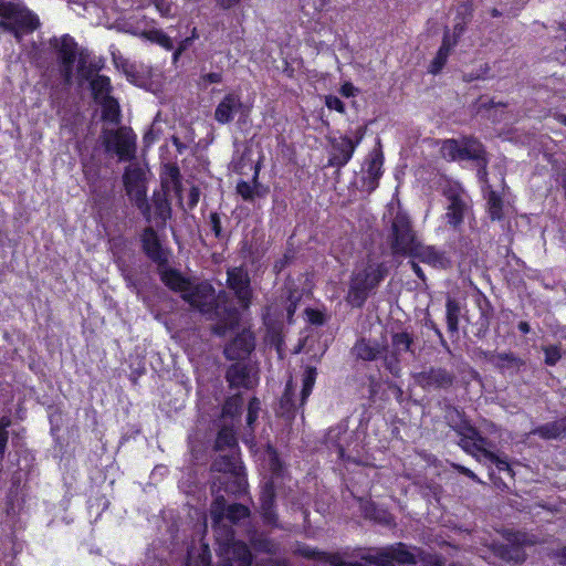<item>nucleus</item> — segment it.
<instances>
[{
	"mask_svg": "<svg viewBox=\"0 0 566 566\" xmlns=\"http://www.w3.org/2000/svg\"><path fill=\"white\" fill-rule=\"evenodd\" d=\"M144 251L147 258L157 264V271L163 283L170 290L180 292L186 302L206 315L208 319L214 322L211 326L214 335L224 336L228 332L238 327L240 322L239 310L234 305L217 298L211 284L207 282L192 284L178 270L169 266L170 250Z\"/></svg>",
	"mask_w": 566,
	"mask_h": 566,
	"instance_id": "nucleus-1",
	"label": "nucleus"
},
{
	"mask_svg": "<svg viewBox=\"0 0 566 566\" xmlns=\"http://www.w3.org/2000/svg\"><path fill=\"white\" fill-rule=\"evenodd\" d=\"M391 263L392 254L387 250H370L366 262L361 264V268H357L352 275L346 297L348 304L357 308L363 307L369 294L389 274Z\"/></svg>",
	"mask_w": 566,
	"mask_h": 566,
	"instance_id": "nucleus-2",
	"label": "nucleus"
},
{
	"mask_svg": "<svg viewBox=\"0 0 566 566\" xmlns=\"http://www.w3.org/2000/svg\"><path fill=\"white\" fill-rule=\"evenodd\" d=\"M439 154L448 163L473 161L478 180L483 185V192L489 184V154L484 144L473 135L440 140Z\"/></svg>",
	"mask_w": 566,
	"mask_h": 566,
	"instance_id": "nucleus-3",
	"label": "nucleus"
},
{
	"mask_svg": "<svg viewBox=\"0 0 566 566\" xmlns=\"http://www.w3.org/2000/svg\"><path fill=\"white\" fill-rule=\"evenodd\" d=\"M358 556L359 559L356 560H345L340 556H334L332 563L335 566H395V563L399 565L416 564V556L402 543L381 549H368Z\"/></svg>",
	"mask_w": 566,
	"mask_h": 566,
	"instance_id": "nucleus-4",
	"label": "nucleus"
},
{
	"mask_svg": "<svg viewBox=\"0 0 566 566\" xmlns=\"http://www.w3.org/2000/svg\"><path fill=\"white\" fill-rule=\"evenodd\" d=\"M41 25L39 17L12 1L0 0V29L11 33L17 41L24 34L33 33Z\"/></svg>",
	"mask_w": 566,
	"mask_h": 566,
	"instance_id": "nucleus-5",
	"label": "nucleus"
},
{
	"mask_svg": "<svg viewBox=\"0 0 566 566\" xmlns=\"http://www.w3.org/2000/svg\"><path fill=\"white\" fill-rule=\"evenodd\" d=\"M387 238L389 248H433L422 245L421 237L409 213L400 205L390 218Z\"/></svg>",
	"mask_w": 566,
	"mask_h": 566,
	"instance_id": "nucleus-6",
	"label": "nucleus"
},
{
	"mask_svg": "<svg viewBox=\"0 0 566 566\" xmlns=\"http://www.w3.org/2000/svg\"><path fill=\"white\" fill-rule=\"evenodd\" d=\"M442 196L447 200L443 220L453 230H459L472 208L470 196L460 182L447 185L442 189Z\"/></svg>",
	"mask_w": 566,
	"mask_h": 566,
	"instance_id": "nucleus-7",
	"label": "nucleus"
},
{
	"mask_svg": "<svg viewBox=\"0 0 566 566\" xmlns=\"http://www.w3.org/2000/svg\"><path fill=\"white\" fill-rule=\"evenodd\" d=\"M247 481L241 471L228 475H220L211 483V493L214 496L211 506V515L216 523L222 520L226 509V494L241 496L245 493Z\"/></svg>",
	"mask_w": 566,
	"mask_h": 566,
	"instance_id": "nucleus-8",
	"label": "nucleus"
},
{
	"mask_svg": "<svg viewBox=\"0 0 566 566\" xmlns=\"http://www.w3.org/2000/svg\"><path fill=\"white\" fill-rule=\"evenodd\" d=\"M317 377L316 367L308 366L304 370L303 379H302V390L300 398L295 396V389L293 386V381L289 380L286 382L284 392L280 399L279 412L282 417L286 419H293L298 408L303 407L310 395L312 394L313 387L315 385V380Z\"/></svg>",
	"mask_w": 566,
	"mask_h": 566,
	"instance_id": "nucleus-9",
	"label": "nucleus"
},
{
	"mask_svg": "<svg viewBox=\"0 0 566 566\" xmlns=\"http://www.w3.org/2000/svg\"><path fill=\"white\" fill-rule=\"evenodd\" d=\"M55 50L61 74L65 82H70L74 73V64L78 61V43L70 34H63L60 39L50 41Z\"/></svg>",
	"mask_w": 566,
	"mask_h": 566,
	"instance_id": "nucleus-10",
	"label": "nucleus"
},
{
	"mask_svg": "<svg viewBox=\"0 0 566 566\" xmlns=\"http://www.w3.org/2000/svg\"><path fill=\"white\" fill-rule=\"evenodd\" d=\"M354 438V432H348V421L342 420L334 427H331L325 434L324 443L329 450H335L337 457L344 463H356L359 464L357 457L352 453H347Z\"/></svg>",
	"mask_w": 566,
	"mask_h": 566,
	"instance_id": "nucleus-11",
	"label": "nucleus"
},
{
	"mask_svg": "<svg viewBox=\"0 0 566 566\" xmlns=\"http://www.w3.org/2000/svg\"><path fill=\"white\" fill-rule=\"evenodd\" d=\"M106 150H113L119 160L130 161L136 158V134L132 128L112 130L105 139Z\"/></svg>",
	"mask_w": 566,
	"mask_h": 566,
	"instance_id": "nucleus-12",
	"label": "nucleus"
},
{
	"mask_svg": "<svg viewBox=\"0 0 566 566\" xmlns=\"http://www.w3.org/2000/svg\"><path fill=\"white\" fill-rule=\"evenodd\" d=\"M415 382L423 390H448L454 381L455 375L443 367L430 366L413 375Z\"/></svg>",
	"mask_w": 566,
	"mask_h": 566,
	"instance_id": "nucleus-13",
	"label": "nucleus"
},
{
	"mask_svg": "<svg viewBox=\"0 0 566 566\" xmlns=\"http://www.w3.org/2000/svg\"><path fill=\"white\" fill-rule=\"evenodd\" d=\"M361 140V136L356 140L347 135H342L329 139V151L327 166L340 170L353 158L354 153Z\"/></svg>",
	"mask_w": 566,
	"mask_h": 566,
	"instance_id": "nucleus-14",
	"label": "nucleus"
},
{
	"mask_svg": "<svg viewBox=\"0 0 566 566\" xmlns=\"http://www.w3.org/2000/svg\"><path fill=\"white\" fill-rule=\"evenodd\" d=\"M123 185L128 197H130L138 209L146 205L145 171L138 165L128 166L123 174Z\"/></svg>",
	"mask_w": 566,
	"mask_h": 566,
	"instance_id": "nucleus-15",
	"label": "nucleus"
},
{
	"mask_svg": "<svg viewBox=\"0 0 566 566\" xmlns=\"http://www.w3.org/2000/svg\"><path fill=\"white\" fill-rule=\"evenodd\" d=\"M147 221L153 222L158 229H165L171 218V205L166 192H154L151 203L146 201L140 209Z\"/></svg>",
	"mask_w": 566,
	"mask_h": 566,
	"instance_id": "nucleus-16",
	"label": "nucleus"
},
{
	"mask_svg": "<svg viewBox=\"0 0 566 566\" xmlns=\"http://www.w3.org/2000/svg\"><path fill=\"white\" fill-rule=\"evenodd\" d=\"M384 154L381 147L374 148L366 158V168L360 178L361 189L371 193L379 186L382 176Z\"/></svg>",
	"mask_w": 566,
	"mask_h": 566,
	"instance_id": "nucleus-17",
	"label": "nucleus"
},
{
	"mask_svg": "<svg viewBox=\"0 0 566 566\" xmlns=\"http://www.w3.org/2000/svg\"><path fill=\"white\" fill-rule=\"evenodd\" d=\"M254 336L250 331L243 329L223 349V354L229 360L243 361L249 358L254 349Z\"/></svg>",
	"mask_w": 566,
	"mask_h": 566,
	"instance_id": "nucleus-18",
	"label": "nucleus"
},
{
	"mask_svg": "<svg viewBox=\"0 0 566 566\" xmlns=\"http://www.w3.org/2000/svg\"><path fill=\"white\" fill-rule=\"evenodd\" d=\"M226 379L232 389H251L258 382L252 367L243 361L231 364L227 369Z\"/></svg>",
	"mask_w": 566,
	"mask_h": 566,
	"instance_id": "nucleus-19",
	"label": "nucleus"
},
{
	"mask_svg": "<svg viewBox=\"0 0 566 566\" xmlns=\"http://www.w3.org/2000/svg\"><path fill=\"white\" fill-rule=\"evenodd\" d=\"M249 515H250V510L243 504H240V503H234V504H230V505L226 504L224 514L222 516V520L219 523H216L213 521L216 532L218 534H220V533L222 534L223 541L226 544H230L234 541V532L231 528V526H226V525L221 526L224 518H227L231 524H237L239 521L248 517Z\"/></svg>",
	"mask_w": 566,
	"mask_h": 566,
	"instance_id": "nucleus-20",
	"label": "nucleus"
},
{
	"mask_svg": "<svg viewBox=\"0 0 566 566\" xmlns=\"http://www.w3.org/2000/svg\"><path fill=\"white\" fill-rule=\"evenodd\" d=\"M260 504L263 522L266 525L277 526V514L275 512V486L272 480H268L262 484Z\"/></svg>",
	"mask_w": 566,
	"mask_h": 566,
	"instance_id": "nucleus-21",
	"label": "nucleus"
},
{
	"mask_svg": "<svg viewBox=\"0 0 566 566\" xmlns=\"http://www.w3.org/2000/svg\"><path fill=\"white\" fill-rule=\"evenodd\" d=\"M243 108L240 96L235 93H228L217 105L214 111V119L219 124H229L233 120L234 115Z\"/></svg>",
	"mask_w": 566,
	"mask_h": 566,
	"instance_id": "nucleus-22",
	"label": "nucleus"
},
{
	"mask_svg": "<svg viewBox=\"0 0 566 566\" xmlns=\"http://www.w3.org/2000/svg\"><path fill=\"white\" fill-rule=\"evenodd\" d=\"M387 349V345L380 344L377 340L359 338L352 348V353L357 359L374 361L380 358Z\"/></svg>",
	"mask_w": 566,
	"mask_h": 566,
	"instance_id": "nucleus-23",
	"label": "nucleus"
},
{
	"mask_svg": "<svg viewBox=\"0 0 566 566\" xmlns=\"http://www.w3.org/2000/svg\"><path fill=\"white\" fill-rule=\"evenodd\" d=\"M442 410L444 412L446 423L458 433H462L463 430L469 431L471 434L474 433L473 426L465 419L464 412L458 407L453 406L450 401L444 400Z\"/></svg>",
	"mask_w": 566,
	"mask_h": 566,
	"instance_id": "nucleus-24",
	"label": "nucleus"
},
{
	"mask_svg": "<svg viewBox=\"0 0 566 566\" xmlns=\"http://www.w3.org/2000/svg\"><path fill=\"white\" fill-rule=\"evenodd\" d=\"M249 277L242 269L234 268L228 271L229 289L234 291L237 297L242 304H247L250 300Z\"/></svg>",
	"mask_w": 566,
	"mask_h": 566,
	"instance_id": "nucleus-25",
	"label": "nucleus"
},
{
	"mask_svg": "<svg viewBox=\"0 0 566 566\" xmlns=\"http://www.w3.org/2000/svg\"><path fill=\"white\" fill-rule=\"evenodd\" d=\"M104 67L102 57L91 59V52L87 49H81L78 52L77 73L78 75L91 81Z\"/></svg>",
	"mask_w": 566,
	"mask_h": 566,
	"instance_id": "nucleus-26",
	"label": "nucleus"
},
{
	"mask_svg": "<svg viewBox=\"0 0 566 566\" xmlns=\"http://www.w3.org/2000/svg\"><path fill=\"white\" fill-rule=\"evenodd\" d=\"M488 360L502 374H515L524 365V360L513 353H490Z\"/></svg>",
	"mask_w": 566,
	"mask_h": 566,
	"instance_id": "nucleus-27",
	"label": "nucleus"
},
{
	"mask_svg": "<svg viewBox=\"0 0 566 566\" xmlns=\"http://www.w3.org/2000/svg\"><path fill=\"white\" fill-rule=\"evenodd\" d=\"M160 185L163 192L181 191V174L177 164H165L160 171Z\"/></svg>",
	"mask_w": 566,
	"mask_h": 566,
	"instance_id": "nucleus-28",
	"label": "nucleus"
},
{
	"mask_svg": "<svg viewBox=\"0 0 566 566\" xmlns=\"http://www.w3.org/2000/svg\"><path fill=\"white\" fill-rule=\"evenodd\" d=\"M239 452H219V455L211 463V471L223 473V475L241 471Z\"/></svg>",
	"mask_w": 566,
	"mask_h": 566,
	"instance_id": "nucleus-29",
	"label": "nucleus"
},
{
	"mask_svg": "<svg viewBox=\"0 0 566 566\" xmlns=\"http://www.w3.org/2000/svg\"><path fill=\"white\" fill-rule=\"evenodd\" d=\"M484 199L486 201V212L490 220L503 221L505 218V203L502 196L495 191L491 185H488V190L484 191Z\"/></svg>",
	"mask_w": 566,
	"mask_h": 566,
	"instance_id": "nucleus-30",
	"label": "nucleus"
},
{
	"mask_svg": "<svg viewBox=\"0 0 566 566\" xmlns=\"http://www.w3.org/2000/svg\"><path fill=\"white\" fill-rule=\"evenodd\" d=\"M395 252H407L408 250H394ZM410 252H418L415 255L419 256L422 262H427L433 268L448 269L451 266L452 261L448 255L447 250H409Z\"/></svg>",
	"mask_w": 566,
	"mask_h": 566,
	"instance_id": "nucleus-31",
	"label": "nucleus"
},
{
	"mask_svg": "<svg viewBox=\"0 0 566 566\" xmlns=\"http://www.w3.org/2000/svg\"><path fill=\"white\" fill-rule=\"evenodd\" d=\"M84 177L90 187V191L93 196L94 202L96 205L105 203L112 199V191L103 189L102 185L98 184L99 179V170L98 169H84Z\"/></svg>",
	"mask_w": 566,
	"mask_h": 566,
	"instance_id": "nucleus-32",
	"label": "nucleus"
},
{
	"mask_svg": "<svg viewBox=\"0 0 566 566\" xmlns=\"http://www.w3.org/2000/svg\"><path fill=\"white\" fill-rule=\"evenodd\" d=\"M213 449L217 452H239L238 440L232 426L227 423L222 426L217 434Z\"/></svg>",
	"mask_w": 566,
	"mask_h": 566,
	"instance_id": "nucleus-33",
	"label": "nucleus"
},
{
	"mask_svg": "<svg viewBox=\"0 0 566 566\" xmlns=\"http://www.w3.org/2000/svg\"><path fill=\"white\" fill-rule=\"evenodd\" d=\"M474 433L467 432L465 430L462 433H458L460 436L459 446L469 454L475 457L479 461L483 460V451H489L486 448H483L482 444H479L476 440H480L479 430L473 427Z\"/></svg>",
	"mask_w": 566,
	"mask_h": 566,
	"instance_id": "nucleus-34",
	"label": "nucleus"
},
{
	"mask_svg": "<svg viewBox=\"0 0 566 566\" xmlns=\"http://www.w3.org/2000/svg\"><path fill=\"white\" fill-rule=\"evenodd\" d=\"M391 350L395 352V355L402 356V354L410 353L411 355L415 356L416 352L413 334L407 331L392 333Z\"/></svg>",
	"mask_w": 566,
	"mask_h": 566,
	"instance_id": "nucleus-35",
	"label": "nucleus"
},
{
	"mask_svg": "<svg viewBox=\"0 0 566 566\" xmlns=\"http://www.w3.org/2000/svg\"><path fill=\"white\" fill-rule=\"evenodd\" d=\"M90 88L93 99L98 103L106 97H112L113 86L111 78L106 75L97 74L90 81Z\"/></svg>",
	"mask_w": 566,
	"mask_h": 566,
	"instance_id": "nucleus-36",
	"label": "nucleus"
},
{
	"mask_svg": "<svg viewBox=\"0 0 566 566\" xmlns=\"http://www.w3.org/2000/svg\"><path fill=\"white\" fill-rule=\"evenodd\" d=\"M102 108V120L111 124H119L120 122V106L118 101L112 96L106 97L104 101L97 103Z\"/></svg>",
	"mask_w": 566,
	"mask_h": 566,
	"instance_id": "nucleus-37",
	"label": "nucleus"
},
{
	"mask_svg": "<svg viewBox=\"0 0 566 566\" xmlns=\"http://www.w3.org/2000/svg\"><path fill=\"white\" fill-rule=\"evenodd\" d=\"M20 551L21 545L13 534L0 539V557L4 560V566H13L11 560Z\"/></svg>",
	"mask_w": 566,
	"mask_h": 566,
	"instance_id": "nucleus-38",
	"label": "nucleus"
},
{
	"mask_svg": "<svg viewBox=\"0 0 566 566\" xmlns=\"http://www.w3.org/2000/svg\"><path fill=\"white\" fill-rule=\"evenodd\" d=\"M496 555L505 560L515 564L523 563L525 560V552L520 545L515 544H502L496 547Z\"/></svg>",
	"mask_w": 566,
	"mask_h": 566,
	"instance_id": "nucleus-39",
	"label": "nucleus"
},
{
	"mask_svg": "<svg viewBox=\"0 0 566 566\" xmlns=\"http://www.w3.org/2000/svg\"><path fill=\"white\" fill-rule=\"evenodd\" d=\"M243 407V398L240 394L229 397L222 406V419L233 421L240 417Z\"/></svg>",
	"mask_w": 566,
	"mask_h": 566,
	"instance_id": "nucleus-40",
	"label": "nucleus"
},
{
	"mask_svg": "<svg viewBox=\"0 0 566 566\" xmlns=\"http://www.w3.org/2000/svg\"><path fill=\"white\" fill-rule=\"evenodd\" d=\"M251 545L255 551L269 555H275L280 551L279 544L264 534L254 535L251 538Z\"/></svg>",
	"mask_w": 566,
	"mask_h": 566,
	"instance_id": "nucleus-41",
	"label": "nucleus"
},
{
	"mask_svg": "<svg viewBox=\"0 0 566 566\" xmlns=\"http://www.w3.org/2000/svg\"><path fill=\"white\" fill-rule=\"evenodd\" d=\"M142 36L158 44L167 51H171L174 49L172 39L160 29L146 30L142 33Z\"/></svg>",
	"mask_w": 566,
	"mask_h": 566,
	"instance_id": "nucleus-42",
	"label": "nucleus"
},
{
	"mask_svg": "<svg viewBox=\"0 0 566 566\" xmlns=\"http://www.w3.org/2000/svg\"><path fill=\"white\" fill-rule=\"evenodd\" d=\"M531 434L538 436L545 440L558 439L563 437L557 420L536 427L531 431Z\"/></svg>",
	"mask_w": 566,
	"mask_h": 566,
	"instance_id": "nucleus-43",
	"label": "nucleus"
},
{
	"mask_svg": "<svg viewBox=\"0 0 566 566\" xmlns=\"http://www.w3.org/2000/svg\"><path fill=\"white\" fill-rule=\"evenodd\" d=\"M447 326L450 333L458 332L459 325V315H460V304L453 298L447 300Z\"/></svg>",
	"mask_w": 566,
	"mask_h": 566,
	"instance_id": "nucleus-44",
	"label": "nucleus"
},
{
	"mask_svg": "<svg viewBox=\"0 0 566 566\" xmlns=\"http://www.w3.org/2000/svg\"><path fill=\"white\" fill-rule=\"evenodd\" d=\"M232 557L238 566H251L253 562L250 548L242 542L233 544Z\"/></svg>",
	"mask_w": 566,
	"mask_h": 566,
	"instance_id": "nucleus-45",
	"label": "nucleus"
},
{
	"mask_svg": "<svg viewBox=\"0 0 566 566\" xmlns=\"http://www.w3.org/2000/svg\"><path fill=\"white\" fill-rule=\"evenodd\" d=\"M365 515L366 517L375 520L382 525L394 524L392 515L385 510L378 509L374 503H368L365 506Z\"/></svg>",
	"mask_w": 566,
	"mask_h": 566,
	"instance_id": "nucleus-46",
	"label": "nucleus"
},
{
	"mask_svg": "<svg viewBox=\"0 0 566 566\" xmlns=\"http://www.w3.org/2000/svg\"><path fill=\"white\" fill-rule=\"evenodd\" d=\"M483 460L494 464L499 471L506 472L511 478L514 476V471L510 465L506 458H500L492 451H483Z\"/></svg>",
	"mask_w": 566,
	"mask_h": 566,
	"instance_id": "nucleus-47",
	"label": "nucleus"
},
{
	"mask_svg": "<svg viewBox=\"0 0 566 566\" xmlns=\"http://www.w3.org/2000/svg\"><path fill=\"white\" fill-rule=\"evenodd\" d=\"M237 193L248 202L254 201L255 197H261V192L255 189L249 181L239 180L235 186Z\"/></svg>",
	"mask_w": 566,
	"mask_h": 566,
	"instance_id": "nucleus-48",
	"label": "nucleus"
},
{
	"mask_svg": "<svg viewBox=\"0 0 566 566\" xmlns=\"http://www.w3.org/2000/svg\"><path fill=\"white\" fill-rule=\"evenodd\" d=\"M385 368L394 376L399 377L401 373V356L395 355V352L385 353L382 356Z\"/></svg>",
	"mask_w": 566,
	"mask_h": 566,
	"instance_id": "nucleus-49",
	"label": "nucleus"
},
{
	"mask_svg": "<svg viewBox=\"0 0 566 566\" xmlns=\"http://www.w3.org/2000/svg\"><path fill=\"white\" fill-rule=\"evenodd\" d=\"M296 554H298L300 556L306 557V558L328 560L333 566H335L332 563V560H333L335 555H331V556L327 557L326 553L319 552L316 548L311 547V546L305 545V544L297 546Z\"/></svg>",
	"mask_w": 566,
	"mask_h": 566,
	"instance_id": "nucleus-50",
	"label": "nucleus"
},
{
	"mask_svg": "<svg viewBox=\"0 0 566 566\" xmlns=\"http://www.w3.org/2000/svg\"><path fill=\"white\" fill-rule=\"evenodd\" d=\"M142 248H163L158 233L153 227L144 229L142 237Z\"/></svg>",
	"mask_w": 566,
	"mask_h": 566,
	"instance_id": "nucleus-51",
	"label": "nucleus"
},
{
	"mask_svg": "<svg viewBox=\"0 0 566 566\" xmlns=\"http://www.w3.org/2000/svg\"><path fill=\"white\" fill-rule=\"evenodd\" d=\"M449 55V52L439 49L428 67V72L432 75H438L439 73H441V71L443 70L448 62Z\"/></svg>",
	"mask_w": 566,
	"mask_h": 566,
	"instance_id": "nucleus-52",
	"label": "nucleus"
},
{
	"mask_svg": "<svg viewBox=\"0 0 566 566\" xmlns=\"http://www.w3.org/2000/svg\"><path fill=\"white\" fill-rule=\"evenodd\" d=\"M210 232L220 240L227 238V233L222 229L221 216L218 212H211L208 220Z\"/></svg>",
	"mask_w": 566,
	"mask_h": 566,
	"instance_id": "nucleus-53",
	"label": "nucleus"
},
{
	"mask_svg": "<svg viewBox=\"0 0 566 566\" xmlns=\"http://www.w3.org/2000/svg\"><path fill=\"white\" fill-rule=\"evenodd\" d=\"M462 32V28L457 32V27L454 28L453 38H451L449 30H446L442 36V42L440 45V50L451 53L452 49L457 45L460 34Z\"/></svg>",
	"mask_w": 566,
	"mask_h": 566,
	"instance_id": "nucleus-54",
	"label": "nucleus"
},
{
	"mask_svg": "<svg viewBox=\"0 0 566 566\" xmlns=\"http://www.w3.org/2000/svg\"><path fill=\"white\" fill-rule=\"evenodd\" d=\"M491 67L488 63L482 64L478 70L464 73L462 80L465 83H471L478 80H484L489 74Z\"/></svg>",
	"mask_w": 566,
	"mask_h": 566,
	"instance_id": "nucleus-55",
	"label": "nucleus"
},
{
	"mask_svg": "<svg viewBox=\"0 0 566 566\" xmlns=\"http://www.w3.org/2000/svg\"><path fill=\"white\" fill-rule=\"evenodd\" d=\"M479 307L481 311L480 324L482 327L488 328L493 316V307L488 298H484L483 302L479 304Z\"/></svg>",
	"mask_w": 566,
	"mask_h": 566,
	"instance_id": "nucleus-56",
	"label": "nucleus"
},
{
	"mask_svg": "<svg viewBox=\"0 0 566 566\" xmlns=\"http://www.w3.org/2000/svg\"><path fill=\"white\" fill-rule=\"evenodd\" d=\"M545 354V364L547 366H555L562 358L560 349L557 346H547L543 348Z\"/></svg>",
	"mask_w": 566,
	"mask_h": 566,
	"instance_id": "nucleus-57",
	"label": "nucleus"
},
{
	"mask_svg": "<svg viewBox=\"0 0 566 566\" xmlns=\"http://www.w3.org/2000/svg\"><path fill=\"white\" fill-rule=\"evenodd\" d=\"M260 411V401L258 398H252L249 401L248 413H247V423L249 427H252L259 417Z\"/></svg>",
	"mask_w": 566,
	"mask_h": 566,
	"instance_id": "nucleus-58",
	"label": "nucleus"
},
{
	"mask_svg": "<svg viewBox=\"0 0 566 566\" xmlns=\"http://www.w3.org/2000/svg\"><path fill=\"white\" fill-rule=\"evenodd\" d=\"M325 105L328 109L336 111L339 114L346 113V107H345L344 102L335 95H332V94L326 95L325 96Z\"/></svg>",
	"mask_w": 566,
	"mask_h": 566,
	"instance_id": "nucleus-59",
	"label": "nucleus"
},
{
	"mask_svg": "<svg viewBox=\"0 0 566 566\" xmlns=\"http://www.w3.org/2000/svg\"><path fill=\"white\" fill-rule=\"evenodd\" d=\"M365 222H366V226H367V235H368V238L370 240V247L369 248H373V245L375 244L376 239H378L380 237V233H379V230L375 227V219L374 218H373L371 221L369 219H366Z\"/></svg>",
	"mask_w": 566,
	"mask_h": 566,
	"instance_id": "nucleus-60",
	"label": "nucleus"
},
{
	"mask_svg": "<svg viewBox=\"0 0 566 566\" xmlns=\"http://www.w3.org/2000/svg\"><path fill=\"white\" fill-rule=\"evenodd\" d=\"M216 7L222 11H229L238 8L243 0H213Z\"/></svg>",
	"mask_w": 566,
	"mask_h": 566,
	"instance_id": "nucleus-61",
	"label": "nucleus"
},
{
	"mask_svg": "<svg viewBox=\"0 0 566 566\" xmlns=\"http://www.w3.org/2000/svg\"><path fill=\"white\" fill-rule=\"evenodd\" d=\"M339 93L344 97H354L358 93V88L350 82H345L339 88Z\"/></svg>",
	"mask_w": 566,
	"mask_h": 566,
	"instance_id": "nucleus-62",
	"label": "nucleus"
},
{
	"mask_svg": "<svg viewBox=\"0 0 566 566\" xmlns=\"http://www.w3.org/2000/svg\"><path fill=\"white\" fill-rule=\"evenodd\" d=\"M197 38V29L193 28L191 36L181 40L177 46V54H182L192 43L193 39Z\"/></svg>",
	"mask_w": 566,
	"mask_h": 566,
	"instance_id": "nucleus-63",
	"label": "nucleus"
},
{
	"mask_svg": "<svg viewBox=\"0 0 566 566\" xmlns=\"http://www.w3.org/2000/svg\"><path fill=\"white\" fill-rule=\"evenodd\" d=\"M203 80L210 84H218L222 82V74L220 72H210L203 75Z\"/></svg>",
	"mask_w": 566,
	"mask_h": 566,
	"instance_id": "nucleus-64",
	"label": "nucleus"
}]
</instances>
